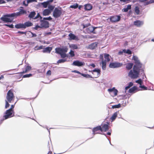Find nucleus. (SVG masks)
<instances>
[{
  "instance_id": "27",
  "label": "nucleus",
  "mask_w": 154,
  "mask_h": 154,
  "mask_svg": "<svg viewBox=\"0 0 154 154\" xmlns=\"http://www.w3.org/2000/svg\"><path fill=\"white\" fill-rule=\"evenodd\" d=\"M131 8V6L130 5H128L126 8H124L122 11L124 12H127L128 10Z\"/></svg>"
},
{
  "instance_id": "60",
  "label": "nucleus",
  "mask_w": 154,
  "mask_h": 154,
  "mask_svg": "<svg viewBox=\"0 0 154 154\" xmlns=\"http://www.w3.org/2000/svg\"><path fill=\"white\" fill-rule=\"evenodd\" d=\"M30 32L32 34V37H36L37 36V35L35 34H33V33L32 32Z\"/></svg>"
},
{
  "instance_id": "28",
  "label": "nucleus",
  "mask_w": 154,
  "mask_h": 154,
  "mask_svg": "<svg viewBox=\"0 0 154 154\" xmlns=\"http://www.w3.org/2000/svg\"><path fill=\"white\" fill-rule=\"evenodd\" d=\"M69 39L70 40H75L76 38V36L73 34L70 33L69 35Z\"/></svg>"
},
{
  "instance_id": "44",
  "label": "nucleus",
  "mask_w": 154,
  "mask_h": 154,
  "mask_svg": "<svg viewBox=\"0 0 154 154\" xmlns=\"http://www.w3.org/2000/svg\"><path fill=\"white\" fill-rule=\"evenodd\" d=\"M54 6H52V5H50V6H48V9H47L50 10V12H51V11L54 9Z\"/></svg>"
},
{
  "instance_id": "48",
  "label": "nucleus",
  "mask_w": 154,
  "mask_h": 154,
  "mask_svg": "<svg viewBox=\"0 0 154 154\" xmlns=\"http://www.w3.org/2000/svg\"><path fill=\"white\" fill-rule=\"evenodd\" d=\"M8 102H9L8 101H7L6 100H5V108L6 109L10 105L8 103Z\"/></svg>"
},
{
  "instance_id": "8",
  "label": "nucleus",
  "mask_w": 154,
  "mask_h": 154,
  "mask_svg": "<svg viewBox=\"0 0 154 154\" xmlns=\"http://www.w3.org/2000/svg\"><path fill=\"white\" fill-rule=\"evenodd\" d=\"M108 91L110 93V94L113 97L116 96L118 92V90L115 87L108 89Z\"/></svg>"
},
{
  "instance_id": "43",
  "label": "nucleus",
  "mask_w": 154,
  "mask_h": 154,
  "mask_svg": "<svg viewBox=\"0 0 154 154\" xmlns=\"http://www.w3.org/2000/svg\"><path fill=\"white\" fill-rule=\"evenodd\" d=\"M69 54H70V56L72 57L74 56H75V54H74V52L72 50H70V51L69 53Z\"/></svg>"
},
{
  "instance_id": "38",
  "label": "nucleus",
  "mask_w": 154,
  "mask_h": 154,
  "mask_svg": "<svg viewBox=\"0 0 154 154\" xmlns=\"http://www.w3.org/2000/svg\"><path fill=\"white\" fill-rule=\"evenodd\" d=\"M48 2H42L41 3V4L43 5V7L45 8H46L48 4Z\"/></svg>"
},
{
  "instance_id": "45",
  "label": "nucleus",
  "mask_w": 154,
  "mask_h": 154,
  "mask_svg": "<svg viewBox=\"0 0 154 154\" xmlns=\"http://www.w3.org/2000/svg\"><path fill=\"white\" fill-rule=\"evenodd\" d=\"M32 76V74H26L25 75H24L23 76V78H28L29 77Z\"/></svg>"
},
{
  "instance_id": "54",
  "label": "nucleus",
  "mask_w": 154,
  "mask_h": 154,
  "mask_svg": "<svg viewBox=\"0 0 154 154\" xmlns=\"http://www.w3.org/2000/svg\"><path fill=\"white\" fill-rule=\"evenodd\" d=\"M5 26H7L11 28H14V26L12 24H11V25L5 24Z\"/></svg>"
},
{
  "instance_id": "56",
  "label": "nucleus",
  "mask_w": 154,
  "mask_h": 154,
  "mask_svg": "<svg viewBox=\"0 0 154 154\" xmlns=\"http://www.w3.org/2000/svg\"><path fill=\"white\" fill-rule=\"evenodd\" d=\"M35 1V0H27V2L28 3H30Z\"/></svg>"
},
{
  "instance_id": "47",
  "label": "nucleus",
  "mask_w": 154,
  "mask_h": 154,
  "mask_svg": "<svg viewBox=\"0 0 154 154\" xmlns=\"http://www.w3.org/2000/svg\"><path fill=\"white\" fill-rule=\"evenodd\" d=\"M44 20H50L52 19V18L51 17H44L43 19Z\"/></svg>"
},
{
  "instance_id": "20",
  "label": "nucleus",
  "mask_w": 154,
  "mask_h": 154,
  "mask_svg": "<svg viewBox=\"0 0 154 154\" xmlns=\"http://www.w3.org/2000/svg\"><path fill=\"white\" fill-rule=\"evenodd\" d=\"M25 26L23 23H19L15 25V27L17 29H24Z\"/></svg>"
},
{
  "instance_id": "3",
  "label": "nucleus",
  "mask_w": 154,
  "mask_h": 154,
  "mask_svg": "<svg viewBox=\"0 0 154 154\" xmlns=\"http://www.w3.org/2000/svg\"><path fill=\"white\" fill-rule=\"evenodd\" d=\"M20 8V9L19 12L7 14L5 15V16L11 17H16L22 15L26 14V11L22 9L23 8V7H21Z\"/></svg>"
},
{
  "instance_id": "1",
  "label": "nucleus",
  "mask_w": 154,
  "mask_h": 154,
  "mask_svg": "<svg viewBox=\"0 0 154 154\" xmlns=\"http://www.w3.org/2000/svg\"><path fill=\"white\" fill-rule=\"evenodd\" d=\"M132 59L134 61L135 64L133 66V70H131L129 72L128 76L131 79H136L139 77L140 72L141 75H144V70L142 67V64L137 57L134 56Z\"/></svg>"
},
{
  "instance_id": "58",
  "label": "nucleus",
  "mask_w": 154,
  "mask_h": 154,
  "mask_svg": "<svg viewBox=\"0 0 154 154\" xmlns=\"http://www.w3.org/2000/svg\"><path fill=\"white\" fill-rule=\"evenodd\" d=\"M133 85V83H132V82H131L129 83L128 85V86L130 88V87L132 86Z\"/></svg>"
},
{
  "instance_id": "41",
  "label": "nucleus",
  "mask_w": 154,
  "mask_h": 154,
  "mask_svg": "<svg viewBox=\"0 0 154 154\" xmlns=\"http://www.w3.org/2000/svg\"><path fill=\"white\" fill-rule=\"evenodd\" d=\"M43 46H37L35 47L34 49L35 50H40L43 48Z\"/></svg>"
},
{
  "instance_id": "39",
  "label": "nucleus",
  "mask_w": 154,
  "mask_h": 154,
  "mask_svg": "<svg viewBox=\"0 0 154 154\" xmlns=\"http://www.w3.org/2000/svg\"><path fill=\"white\" fill-rule=\"evenodd\" d=\"M136 82L139 84L140 85H141L143 83V81L141 79H140L138 80H136Z\"/></svg>"
},
{
  "instance_id": "33",
  "label": "nucleus",
  "mask_w": 154,
  "mask_h": 154,
  "mask_svg": "<svg viewBox=\"0 0 154 154\" xmlns=\"http://www.w3.org/2000/svg\"><path fill=\"white\" fill-rule=\"evenodd\" d=\"M31 69V67L29 66H27L25 68V70L23 71L22 73H26L27 72L30 70Z\"/></svg>"
},
{
  "instance_id": "37",
  "label": "nucleus",
  "mask_w": 154,
  "mask_h": 154,
  "mask_svg": "<svg viewBox=\"0 0 154 154\" xmlns=\"http://www.w3.org/2000/svg\"><path fill=\"white\" fill-rule=\"evenodd\" d=\"M81 75L83 77L86 78H92V77L90 75L88 74H81Z\"/></svg>"
},
{
  "instance_id": "13",
  "label": "nucleus",
  "mask_w": 154,
  "mask_h": 154,
  "mask_svg": "<svg viewBox=\"0 0 154 154\" xmlns=\"http://www.w3.org/2000/svg\"><path fill=\"white\" fill-rule=\"evenodd\" d=\"M109 123L107 124H104L102 125L101 127V131L106 132L109 129Z\"/></svg>"
},
{
  "instance_id": "11",
  "label": "nucleus",
  "mask_w": 154,
  "mask_h": 154,
  "mask_svg": "<svg viewBox=\"0 0 154 154\" xmlns=\"http://www.w3.org/2000/svg\"><path fill=\"white\" fill-rule=\"evenodd\" d=\"M72 65L78 66H81L85 65V63L84 62H81L79 60H76L73 62Z\"/></svg>"
},
{
  "instance_id": "35",
  "label": "nucleus",
  "mask_w": 154,
  "mask_h": 154,
  "mask_svg": "<svg viewBox=\"0 0 154 154\" xmlns=\"http://www.w3.org/2000/svg\"><path fill=\"white\" fill-rule=\"evenodd\" d=\"M66 61V59H61L57 61V63L58 64L60 63H62L65 62Z\"/></svg>"
},
{
  "instance_id": "49",
  "label": "nucleus",
  "mask_w": 154,
  "mask_h": 154,
  "mask_svg": "<svg viewBox=\"0 0 154 154\" xmlns=\"http://www.w3.org/2000/svg\"><path fill=\"white\" fill-rule=\"evenodd\" d=\"M26 32H23L20 31H18L17 32V33H20L22 34H25V36H24V37L26 36Z\"/></svg>"
},
{
  "instance_id": "46",
  "label": "nucleus",
  "mask_w": 154,
  "mask_h": 154,
  "mask_svg": "<svg viewBox=\"0 0 154 154\" xmlns=\"http://www.w3.org/2000/svg\"><path fill=\"white\" fill-rule=\"evenodd\" d=\"M39 17H40V19H41V20L42 19V17L40 16L39 14V13H38L37 16L34 18V19H37V18H38Z\"/></svg>"
},
{
  "instance_id": "59",
  "label": "nucleus",
  "mask_w": 154,
  "mask_h": 154,
  "mask_svg": "<svg viewBox=\"0 0 154 154\" xmlns=\"http://www.w3.org/2000/svg\"><path fill=\"white\" fill-rule=\"evenodd\" d=\"M41 27L39 26L38 25H36L34 29H36V30H37L38 29V28H40V27Z\"/></svg>"
},
{
  "instance_id": "17",
  "label": "nucleus",
  "mask_w": 154,
  "mask_h": 154,
  "mask_svg": "<svg viewBox=\"0 0 154 154\" xmlns=\"http://www.w3.org/2000/svg\"><path fill=\"white\" fill-rule=\"evenodd\" d=\"M97 42L92 43L89 45V48L91 49H94L97 47Z\"/></svg>"
},
{
  "instance_id": "40",
  "label": "nucleus",
  "mask_w": 154,
  "mask_h": 154,
  "mask_svg": "<svg viewBox=\"0 0 154 154\" xmlns=\"http://www.w3.org/2000/svg\"><path fill=\"white\" fill-rule=\"evenodd\" d=\"M78 7V5L77 4H74L73 5H71L70 6V8H73L75 9Z\"/></svg>"
},
{
  "instance_id": "26",
  "label": "nucleus",
  "mask_w": 154,
  "mask_h": 154,
  "mask_svg": "<svg viewBox=\"0 0 154 154\" xmlns=\"http://www.w3.org/2000/svg\"><path fill=\"white\" fill-rule=\"evenodd\" d=\"M101 63L102 69L103 70H105L106 68V61H103V60Z\"/></svg>"
},
{
  "instance_id": "53",
  "label": "nucleus",
  "mask_w": 154,
  "mask_h": 154,
  "mask_svg": "<svg viewBox=\"0 0 154 154\" xmlns=\"http://www.w3.org/2000/svg\"><path fill=\"white\" fill-rule=\"evenodd\" d=\"M72 72H75V73H78V74H80L81 75V74H82L79 71H77V70H76L72 71Z\"/></svg>"
},
{
  "instance_id": "15",
  "label": "nucleus",
  "mask_w": 154,
  "mask_h": 154,
  "mask_svg": "<svg viewBox=\"0 0 154 154\" xmlns=\"http://www.w3.org/2000/svg\"><path fill=\"white\" fill-rule=\"evenodd\" d=\"M89 72H97V76L95 77L96 78L98 77L100 75V70L98 69H95L94 70L91 71H89ZM92 73L94 74L93 73Z\"/></svg>"
},
{
  "instance_id": "32",
  "label": "nucleus",
  "mask_w": 154,
  "mask_h": 154,
  "mask_svg": "<svg viewBox=\"0 0 154 154\" xmlns=\"http://www.w3.org/2000/svg\"><path fill=\"white\" fill-rule=\"evenodd\" d=\"M137 89V87L134 86L133 87L129 89V93H131L134 92Z\"/></svg>"
},
{
  "instance_id": "7",
  "label": "nucleus",
  "mask_w": 154,
  "mask_h": 154,
  "mask_svg": "<svg viewBox=\"0 0 154 154\" xmlns=\"http://www.w3.org/2000/svg\"><path fill=\"white\" fill-rule=\"evenodd\" d=\"M123 64L122 63H120L118 62H114V63H111L109 64V66L111 68H116L121 67Z\"/></svg>"
},
{
  "instance_id": "9",
  "label": "nucleus",
  "mask_w": 154,
  "mask_h": 154,
  "mask_svg": "<svg viewBox=\"0 0 154 154\" xmlns=\"http://www.w3.org/2000/svg\"><path fill=\"white\" fill-rule=\"evenodd\" d=\"M40 22L41 27L45 28L49 27V23L48 21L42 19L40 20Z\"/></svg>"
},
{
  "instance_id": "22",
  "label": "nucleus",
  "mask_w": 154,
  "mask_h": 154,
  "mask_svg": "<svg viewBox=\"0 0 154 154\" xmlns=\"http://www.w3.org/2000/svg\"><path fill=\"white\" fill-rule=\"evenodd\" d=\"M95 28V27H93L92 26H90L88 28H87V31L88 33L92 32H93Z\"/></svg>"
},
{
  "instance_id": "18",
  "label": "nucleus",
  "mask_w": 154,
  "mask_h": 154,
  "mask_svg": "<svg viewBox=\"0 0 154 154\" xmlns=\"http://www.w3.org/2000/svg\"><path fill=\"white\" fill-rule=\"evenodd\" d=\"M133 64L131 63H128L126 64V68L128 70L131 69L132 67Z\"/></svg>"
},
{
  "instance_id": "36",
  "label": "nucleus",
  "mask_w": 154,
  "mask_h": 154,
  "mask_svg": "<svg viewBox=\"0 0 154 154\" xmlns=\"http://www.w3.org/2000/svg\"><path fill=\"white\" fill-rule=\"evenodd\" d=\"M121 104L120 103H119L118 104L112 106V108L113 109L115 108H119L121 107Z\"/></svg>"
},
{
  "instance_id": "16",
  "label": "nucleus",
  "mask_w": 154,
  "mask_h": 154,
  "mask_svg": "<svg viewBox=\"0 0 154 154\" xmlns=\"http://www.w3.org/2000/svg\"><path fill=\"white\" fill-rule=\"evenodd\" d=\"M101 126H98L94 128L93 129V134L94 135L95 134H97V133H96V132L98 131L99 130H100L101 131Z\"/></svg>"
},
{
  "instance_id": "14",
  "label": "nucleus",
  "mask_w": 154,
  "mask_h": 154,
  "mask_svg": "<svg viewBox=\"0 0 154 154\" xmlns=\"http://www.w3.org/2000/svg\"><path fill=\"white\" fill-rule=\"evenodd\" d=\"M143 24L142 21L137 20L135 21L134 22V25L138 27H140L142 26Z\"/></svg>"
},
{
  "instance_id": "21",
  "label": "nucleus",
  "mask_w": 154,
  "mask_h": 154,
  "mask_svg": "<svg viewBox=\"0 0 154 154\" xmlns=\"http://www.w3.org/2000/svg\"><path fill=\"white\" fill-rule=\"evenodd\" d=\"M51 13V12L50 10L47 9L44 10L43 11V14L45 16L49 15Z\"/></svg>"
},
{
  "instance_id": "57",
  "label": "nucleus",
  "mask_w": 154,
  "mask_h": 154,
  "mask_svg": "<svg viewBox=\"0 0 154 154\" xmlns=\"http://www.w3.org/2000/svg\"><path fill=\"white\" fill-rule=\"evenodd\" d=\"M5 2L3 0H0V4L5 3Z\"/></svg>"
},
{
  "instance_id": "25",
  "label": "nucleus",
  "mask_w": 154,
  "mask_h": 154,
  "mask_svg": "<svg viewBox=\"0 0 154 154\" xmlns=\"http://www.w3.org/2000/svg\"><path fill=\"white\" fill-rule=\"evenodd\" d=\"M52 50V48L51 47H47L45 48L42 50V52L43 53L48 52L50 53L51 50Z\"/></svg>"
},
{
  "instance_id": "5",
  "label": "nucleus",
  "mask_w": 154,
  "mask_h": 154,
  "mask_svg": "<svg viewBox=\"0 0 154 154\" xmlns=\"http://www.w3.org/2000/svg\"><path fill=\"white\" fill-rule=\"evenodd\" d=\"M62 14V11L60 9L58 8H55L53 12V16L55 18L60 17Z\"/></svg>"
},
{
  "instance_id": "23",
  "label": "nucleus",
  "mask_w": 154,
  "mask_h": 154,
  "mask_svg": "<svg viewBox=\"0 0 154 154\" xmlns=\"http://www.w3.org/2000/svg\"><path fill=\"white\" fill-rule=\"evenodd\" d=\"M92 6L90 4H87L85 5V9L86 10L89 11L92 8Z\"/></svg>"
},
{
  "instance_id": "42",
  "label": "nucleus",
  "mask_w": 154,
  "mask_h": 154,
  "mask_svg": "<svg viewBox=\"0 0 154 154\" xmlns=\"http://www.w3.org/2000/svg\"><path fill=\"white\" fill-rule=\"evenodd\" d=\"M66 52H63L60 54L61 57L62 58H64L66 57Z\"/></svg>"
},
{
  "instance_id": "50",
  "label": "nucleus",
  "mask_w": 154,
  "mask_h": 154,
  "mask_svg": "<svg viewBox=\"0 0 154 154\" xmlns=\"http://www.w3.org/2000/svg\"><path fill=\"white\" fill-rule=\"evenodd\" d=\"M153 3H154V0H150L149 2H147L146 5H148Z\"/></svg>"
},
{
  "instance_id": "62",
  "label": "nucleus",
  "mask_w": 154,
  "mask_h": 154,
  "mask_svg": "<svg viewBox=\"0 0 154 154\" xmlns=\"http://www.w3.org/2000/svg\"><path fill=\"white\" fill-rule=\"evenodd\" d=\"M89 66H91L93 68H94L95 67V65L94 63L90 64L89 65Z\"/></svg>"
},
{
  "instance_id": "6",
  "label": "nucleus",
  "mask_w": 154,
  "mask_h": 154,
  "mask_svg": "<svg viewBox=\"0 0 154 154\" xmlns=\"http://www.w3.org/2000/svg\"><path fill=\"white\" fill-rule=\"evenodd\" d=\"M68 50V48L66 47L63 48H57L55 49V52L57 54H60L63 52H66Z\"/></svg>"
},
{
  "instance_id": "55",
  "label": "nucleus",
  "mask_w": 154,
  "mask_h": 154,
  "mask_svg": "<svg viewBox=\"0 0 154 154\" xmlns=\"http://www.w3.org/2000/svg\"><path fill=\"white\" fill-rule=\"evenodd\" d=\"M51 74V71L50 70H48L47 72V74L48 75H50Z\"/></svg>"
},
{
  "instance_id": "61",
  "label": "nucleus",
  "mask_w": 154,
  "mask_h": 154,
  "mask_svg": "<svg viewBox=\"0 0 154 154\" xmlns=\"http://www.w3.org/2000/svg\"><path fill=\"white\" fill-rule=\"evenodd\" d=\"M123 53V51H119V52H118V54H119V55H122Z\"/></svg>"
},
{
  "instance_id": "51",
  "label": "nucleus",
  "mask_w": 154,
  "mask_h": 154,
  "mask_svg": "<svg viewBox=\"0 0 154 154\" xmlns=\"http://www.w3.org/2000/svg\"><path fill=\"white\" fill-rule=\"evenodd\" d=\"M140 88H143V89H144L145 90H146L147 89V88L144 85H140Z\"/></svg>"
},
{
  "instance_id": "24",
  "label": "nucleus",
  "mask_w": 154,
  "mask_h": 154,
  "mask_svg": "<svg viewBox=\"0 0 154 154\" xmlns=\"http://www.w3.org/2000/svg\"><path fill=\"white\" fill-rule=\"evenodd\" d=\"M23 24L25 26L24 29H25L26 27L31 26L33 25V24L30 21L26 22Z\"/></svg>"
},
{
  "instance_id": "4",
  "label": "nucleus",
  "mask_w": 154,
  "mask_h": 154,
  "mask_svg": "<svg viewBox=\"0 0 154 154\" xmlns=\"http://www.w3.org/2000/svg\"><path fill=\"white\" fill-rule=\"evenodd\" d=\"M14 97V95L12 91L10 90L8 92L6 97V100L8 101L9 102L11 103V101L13 100Z\"/></svg>"
},
{
  "instance_id": "12",
  "label": "nucleus",
  "mask_w": 154,
  "mask_h": 154,
  "mask_svg": "<svg viewBox=\"0 0 154 154\" xmlns=\"http://www.w3.org/2000/svg\"><path fill=\"white\" fill-rule=\"evenodd\" d=\"M6 15H4V17L1 18V20L4 21L6 22H11L13 20L12 19L8 17H8L5 16Z\"/></svg>"
},
{
  "instance_id": "29",
  "label": "nucleus",
  "mask_w": 154,
  "mask_h": 154,
  "mask_svg": "<svg viewBox=\"0 0 154 154\" xmlns=\"http://www.w3.org/2000/svg\"><path fill=\"white\" fill-rule=\"evenodd\" d=\"M36 13L35 11H32L29 14L28 16V17L30 18H33L34 17Z\"/></svg>"
},
{
  "instance_id": "63",
  "label": "nucleus",
  "mask_w": 154,
  "mask_h": 154,
  "mask_svg": "<svg viewBox=\"0 0 154 154\" xmlns=\"http://www.w3.org/2000/svg\"><path fill=\"white\" fill-rule=\"evenodd\" d=\"M38 71L39 72H43L45 71V69L42 70L41 71L40 70H38Z\"/></svg>"
},
{
  "instance_id": "30",
  "label": "nucleus",
  "mask_w": 154,
  "mask_h": 154,
  "mask_svg": "<svg viewBox=\"0 0 154 154\" xmlns=\"http://www.w3.org/2000/svg\"><path fill=\"white\" fill-rule=\"evenodd\" d=\"M69 47L70 48L73 49H77L78 48L77 45L75 44H72L69 45Z\"/></svg>"
},
{
  "instance_id": "10",
  "label": "nucleus",
  "mask_w": 154,
  "mask_h": 154,
  "mask_svg": "<svg viewBox=\"0 0 154 154\" xmlns=\"http://www.w3.org/2000/svg\"><path fill=\"white\" fill-rule=\"evenodd\" d=\"M120 16L117 15L111 16L110 18V21L112 22H116L119 21L120 20Z\"/></svg>"
},
{
  "instance_id": "64",
  "label": "nucleus",
  "mask_w": 154,
  "mask_h": 154,
  "mask_svg": "<svg viewBox=\"0 0 154 154\" xmlns=\"http://www.w3.org/2000/svg\"><path fill=\"white\" fill-rule=\"evenodd\" d=\"M14 105H11V107L10 109H11V110H13V109L14 108Z\"/></svg>"
},
{
  "instance_id": "31",
  "label": "nucleus",
  "mask_w": 154,
  "mask_h": 154,
  "mask_svg": "<svg viewBox=\"0 0 154 154\" xmlns=\"http://www.w3.org/2000/svg\"><path fill=\"white\" fill-rule=\"evenodd\" d=\"M117 116V112H115L113 114V115L112 116V117L110 118V119L112 120V121H113L115 119L116 117Z\"/></svg>"
},
{
  "instance_id": "19",
  "label": "nucleus",
  "mask_w": 154,
  "mask_h": 154,
  "mask_svg": "<svg viewBox=\"0 0 154 154\" xmlns=\"http://www.w3.org/2000/svg\"><path fill=\"white\" fill-rule=\"evenodd\" d=\"M111 57L109 55L107 54H104V57L105 58V60L103 61H106V62H109L110 61V57Z\"/></svg>"
},
{
  "instance_id": "34",
  "label": "nucleus",
  "mask_w": 154,
  "mask_h": 154,
  "mask_svg": "<svg viewBox=\"0 0 154 154\" xmlns=\"http://www.w3.org/2000/svg\"><path fill=\"white\" fill-rule=\"evenodd\" d=\"M134 11L135 13L137 14L138 15L140 13V10L139 9V8L138 7L136 6L135 7V9H134Z\"/></svg>"
},
{
  "instance_id": "52",
  "label": "nucleus",
  "mask_w": 154,
  "mask_h": 154,
  "mask_svg": "<svg viewBox=\"0 0 154 154\" xmlns=\"http://www.w3.org/2000/svg\"><path fill=\"white\" fill-rule=\"evenodd\" d=\"M126 52V54H131V51L129 49H128V50H127Z\"/></svg>"
},
{
  "instance_id": "2",
  "label": "nucleus",
  "mask_w": 154,
  "mask_h": 154,
  "mask_svg": "<svg viewBox=\"0 0 154 154\" xmlns=\"http://www.w3.org/2000/svg\"><path fill=\"white\" fill-rule=\"evenodd\" d=\"M5 114V115L3 116V117L0 118V120L1 121L0 124L2 123L4 120L6 119L14 116V110H11V109H9L6 110Z\"/></svg>"
}]
</instances>
